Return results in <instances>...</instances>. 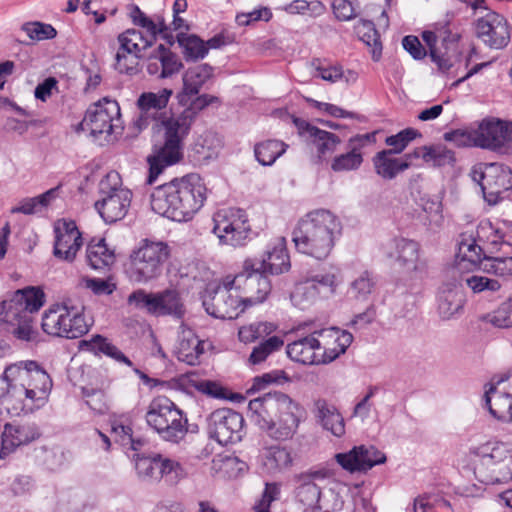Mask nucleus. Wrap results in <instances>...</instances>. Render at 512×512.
<instances>
[{
    "instance_id": "f257e3e1",
    "label": "nucleus",
    "mask_w": 512,
    "mask_h": 512,
    "mask_svg": "<svg viewBox=\"0 0 512 512\" xmlns=\"http://www.w3.org/2000/svg\"><path fill=\"white\" fill-rule=\"evenodd\" d=\"M3 378L7 383L1 401L13 416L32 413L43 407L52 390L50 375L36 361H20L6 367Z\"/></svg>"
},
{
    "instance_id": "f03ea898",
    "label": "nucleus",
    "mask_w": 512,
    "mask_h": 512,
    "mask_svg": "<svg viewBox=\"0 0 512 512\" xmlns=\"http://www.w3.org/2000/svg\"><path fill=\"white\" fill-rule=\"evenodd\" d=\"M206 186L195 173L156 187L150 195L152 210L168 219L187 222L203 207Z\"/></svg>"
},
{
    "instance_id": "7ed1b4c3",
    "label": "nucleus",
    "mask_w": 512,
    "mask_h": 512,
    "mask_svg": "<svg viewBox=\"0 0 512 512\" xmlns=\"http://www.w3.org/2000/svg\"><path fill=\"white\" fill-rule=\"evenodd\" d=\"M217 101V97L208 94L189 96L185 103H179L185 106V109L178 116L163 122L164 143L154 160L150 162L149 183H152L165 166L175 164L181 159L182 142L188 135L191 125L202 110Z\"/></svg>"
},
{
    "instance_id": "20e7f679",
    "label": "nucleus",
    "mask_w": 512,
    "mask_h": 512,
    "mask_svg": "<svg viewBox=\"0 0 512 512\" xmlns=\"http://www.w3.org/2000/svg\"><path fill=\"white\" fill-rule=\"evenodd\" d=\"M341 229V222L336 215L326 209H316L299 219L292 232V241L299 253L316 260H325Z\"/></svg>"
},
{
    "instance_id": "39448f33",
    "label": "nucleus",
    "mask_w": 512,
    "mask_h": 512,
    "mask_svg": "<svg viewBox=\"0 0 512 512\" xmlns=\"http://www.w3.org/2000/svg\"><path fill=\"white\" fill-rule=\"evenodd\" d=\"M146 423L161 439L173 443L187 434V417L176 404L165 396L154 398L145 414Z\"/></svg>"
},
{
    "instance_id": "423d86ee",
    "label": "nucleus",
    "mask_w": 512,
    "mask_h": 512,
    "mask_svg": "<svg viewBox=\"0 0 512 512\" xmlns=\"http://www.w3.org/2000/svg\"><path fill=\"white\" fill-rule=\"evenodd\" d=\"M83 310V306L72 305L70 301L55 304L43 314L42 329L52 336L79 338L86 334L90 327Z\"/></svg>"
},
{
    "instance_id": "0eeeda50",
    "label": "nucleus",
    "mask_w": 512,
    "mask_h": 512,
    "mask_svg": "<svg viewBox=\"0 0 512 512\" xmlns=\"http://www.w3.org/2000/svg\"><path fill=\"white\" fill-rule=\"evenodd\" d=\"M98 199L94 206L106 223H115L123 219L131 205L132 192L122 186L118 172L110 171L99 183Z\"/></svg>"
},
{
    "instance_id": "6e6552de",
    "label": "nucleus",
    "mask_w": 512,
    "mask_h": 512,
    "mask_svg": "<svg viewBox=\"0 0 512 512\" xmlns=\"http://www.w3.org/2000/svg\"><path fill=\"white\" fill-rule=\"evenodd\" d=\"M212 232L219 244L233 248L243 247L252 239V228L245 210L224 208L213 216Z\"/></svg>"
},
{
    "instance_id": "1a4fd4ad",
    "label": "nucleus",
    "mask_w": 512,
    "mask_h": 512,
    "mask_svg": "<svg viewBox=\"0 0 512 512\" xmlns=\"http://www.w3.org/2000/svg\"><path fill=\"white\" fill-rule=\"evenodd\" d=\"M169 254L170 250L166 243L144 240L130 255V278L137 283H147L157 278Z\"/></svg>"
},
{
    "instance_id": "9d476101",
    "label": "nucleus",
    "mask_w": 512,
    "mask_h": 512,
    "mask_svg": "<svg viewBox=\"0 0 512 512\" xmlns=\"http://www.w3.org/2000/svg\"><path fill=\"white\" fill-rule=\"evenodd\" d=\"M240 294L244 309L263 303L271 293V282L267 275L256 267L255 260L247 259L243 271L237 274L232 281Z\"/></svg>"
},
{
    "instance_id": "9b49d317",
    "label": "nucleus",
    "mask_w": 512,
    "mask_h": 512,
    "mask_svg": "<svg viewBox=\"0 0 512 512\" xmlns=\"http://www.w3.org/2000/svg\"><path fill=\"white\" fill-rule=\"evenodd\" d=\"M205 311L214 318L234 319L245 311L240 294L229 282L209 284L203 295Z\"/></svg>"
},
{
    "instance_id": "f8f14e48",
    "label": "nucleus",
    "mask_w": 512,
    "mask_h": 512,
    "mask_svg": "<svg viewBox=\"0 0 512 512\" xmlns=\"http://www.w3.org/2000/svg\"><path fill=\"white\" fill-rule=\"evenodd\" d=\"M395 261L410 280H423L429 276L430 260L424 255L421 244L413 239L395 237L391 240Z\"/></svg>"
},
{
    "instance_id": "ddd939ff",
    "label": "nucleus",
    "mask_w": 512,
    "mask_h": 512,
    "mask_svg": "<svg viewBox=\"0 0 512 512\" xmlns=\"http://www.w3.org/2000/svg\"><path fill=\"white\" fill-rule=\"evenodd\" d=\"M472 179L480 185L489 205H496L512 188V171L502 164L491 163L486 164L484 170L473 169Z\"/></svg>"
},
{
    "instance_id": "4468645a",
    "label": "nucleus",
    "mask_w": 512,
    "mask_h": 512,
    "mask_svg": "<svg viewBox=\"0 0 512 512\" xmlns=\"http://www.w3.org/2000/svg\"><path fill=\"white\" fill-rule=\"evenodd\" d=\"M303 416L302 407L288 395L280 392L267 431L276 440L290 439L296 433Z\"/></svg>"
},
{
    "instance_id": "2eb2a0df",
    "label": "nucleus",
    "mask_w": 512,
    "mask_h": 512,
    "mask_svg": "<svg viewBox=\"0 0 512 512\" xmlns=\"http://www.w3.org/2000/svg\"><path fill=\"white\" fill-rule=\"evenodd\" d=\"M43 304L44 293L39 288L19 289L0 304V320L14 323V321L38 311Z\"/></svg>"
},
{
    "instance_id": "dca6fc26",
    "label": "nucleus",
    "mask_w": 512,
    "mask_h": 512,
    "mask_svg": "<svg viewBox=\"0 0 512 512\" xmlns=\"http://www.w3.org/2000/svg\"><path fill=\"white\" fill-rule=\"evenodd\" d=\"M484 401L494 418L512 423V369L492 378Z\"/></svg>"
},
{
    "instance_id": "f3484780",
    "label": "nucleus",
    "mask_w": 512,
    "mask_h": 512,
    "mask_svg": "<svg viewBox=\"0 0 512 512\" xmlns=\"http://www.w3.org/2000/svg\"><path fill=\"white\" fill-rule=\"evenodd\" d=\"M244 419L232 409H218L208 417L210 437L221 445L234 444L242 439Z\"/></svg>"
},
{
    "instance_id": "a211bd4d",
    "label": "nucleus",
    "mask_w": 512,
    "mask_h": 512,
    "mask_svg": "<svg viewBox=\"0 0 512 512\" xmlns=\"http://www.w3.org/2000/svg\"><path fill=\"white\" fill-rule=\"evenodd\" d=\"M508 452L509 447L503 442H489L483 445L480 449V461L474 469L477 479L486 485L506 483L507 481H488L484 475L488 473L493 478H498L496 475L497 470L508 467Z\"/></svg>"
},
{
    "instance_id": "6ab92c4d",
    "label": "nucleus",
    "mask_w": 512,
    "mask_h": 512,
    "mask_svg": "<svg viewBox=\"0 0 512 512\" xmlns=\"http://www.w3.org/2000/svg\"><path fill=\"white\" fill-rule=\"evenodd\" d=\"M476 36L492 49H502L510 41L509 24L496 12H488L475 23Z\"/></svg>"
},
{
    "instance_id": "aec40b11",
    "label": "nucleus",
    "mask_w": 512,
    "mask_h": 512,
    "mask_svg": "<svg viewBox=\"0 0 512 512\" xmlns=\"http://www.w3.org/2000/svg\"><path fill=\"white\" fill-rule=\"evenodd\" d=\"M120 108L116 101L104 98L92 105L86 111L83 124L92 135L106 133L110 135L114 127V121H118Z\"/></svg>"
},
{
    "instance_id": "412c9836",
    "label": "nucleus",
    "mask_w": 512,
    "mask_h": 512,
    "mask_svg": "<svg viewBox=\"0 0 512 512\" xmlns=\"http://www.w3.org/2000/svg\"><path fill=\"white\" fill-rule=\"evenodd\" d=\"M319 341L321 362L329 364L344 354L353 341V335L336 327L315 331Z\"/></svg>"
},
{
    "instance_id": "4be33fe9",
    "label": "nucleus",
    "mask_w": 512,
    "mask_h": 512,
    "mask_svg": "<svg viewBox=\"0 0 512 512\" xmlns=\"http://www.w3.org/2000/svg\"><path fill=\"white\" fill-rule=\"evenodd\" d=\"M55 242L53 254L56 258L72 262L83 242L75 222L63 221L58 223L54 229Z\"/></svg>"
},
{
    "instance_id": "5701e85b",
    "label": "nucleus",
    "mask_w": 512,
    "mask_h": 512,
    "mask_svg": "<svg viewBox=\"0 0 512 512\" xmlns=\"http://www.w3.org/2000/svg\"><path fill=\"white\" fill-rule=\"evenodd\" d=\"M293 122L299 134L315 148L320 159L332 155L342 142L338 135L311 125L305 120L294 118Z\"/></svg>"
},
{
    "instance_id": "b1692460",
    "label": "nucleus",
    "mask_w": 512,
    "mask_h": 512,
    "mask_svg": "<svg viewBox=\"0 0 512 512\" xmlns=\"http://www.w3.org/2000/svg\"><path fill=\"white\" fill-rule=\"evenodd\" d=\"M374 138L373 134H362L351 137L347 142V151L336 155L330 168L335 173H346L358 170L363 164L362 149Z\"/></svg>"
},
{
    "instance_id": "393cba45",
    "label": "nucleus",
    "mask_w": 512,
    "mask_h": 512,
    "mask_svg": "<svg viewBox=\"0 0 512 512\" xmlns=\"http://www.w3.org/2000/svg\"><path fill=\"white\" fill-rule=\"evenodd\" d=\"M336 461L347 471H367L375 465L386 461V456L374 446L354 447L348 453H339Z\"/></svg>"
},
{
    "instance_id": "a878e982",
    "label": "nucleus",
    "mask_w": 512,
    "mask_h": 512,
    "mask_svg": "<svg viewBox=\"0 0 512 512\" xmlns=\"http://www.w3.org/2000/svg\"><path fill=\"white\" fill-rule=\"evenodd\" d=\"M508 123L497 120H484L473 130L475 146L495 150L508 141Z\"/></svg>"
},
{
    "instance_id": "bb28decb",
    "label": "nucleus",
    "mask_w": 512,
    "mask_h": 512,
    "mask_svg": "<svg viewBox=\"0 0 512 512\" xmlns=\"http://www.w3.org/2000/svg\"><path fill=\"white\" fill-rule=\"evenodd\" d=\"M256 267L262 272L278 275L289 271L291 264L286 248V240L283 237L275 239L269 246L265 256L260 261H255Z\"/></svg>"
},
{
    "instance_id": "cd10ccee",
    "label": "nucleus",
    "mask_w": 512,
    "mask_h": 512,
    "mask_svg": "<svg viewBox=\"0 0 512 512\" xmlns=\"http://www.w3.org/2000/svg\"><path fill=\"white\" fill-rule=\"evenodd\" d=\"M319 345L314 331L310 335L288 344L286 353L291 360L304 365H323Z\"/></svg>"
},
{
    "instance_id": "c85d7f7f",
    "label": "nucleus",
    "mask_w": 512,
    "mask_h": 512,
    "mask_svg": "<svg viewBox=\"0 0 512 512\" xmlns=\"http://www.w3.org/2000/svg\"><path fill=\"white\" fill-rule=\"evenodd\" d=\"M39 437L34 425L6 424L2 433L0 458L4 459L20 445L28 444Z\"/></svg>"
},
{
    "instance_id": "c756f323",
    "label": "nucleus",
    "mask_w": 512,
    "mask_h": 512,
    "mask_svg": "<svg viewBox=\"0 0 512 512\" xmlns=\"http://www.w3.org/2000/svg\"><path fill=\"white\" fill-rule=\"evenodd\" d=\"M325 471H314L311 473H303L298 476L299 485L296 489V498L304 507L311 508L313 512H317V505L320 500V488L314 480H322L326 478Z\"/></svg>"
},
{
    "instance_id": "7c9ffc66",
    "label": "nucleus",
    "mask_w": 512,
    "mask_h": 512,
    "mask_svg": "<svg viewBox=\"0 0 512 512\" xmlns=\"http://www.w3.org/2000/svg\"><path fill=\"white\" fill-rule=\"evenodd\" d=\"M212 75L213 68L206 63L189 68L183 75V89L177 96L179 103H185L189 96L199 94Z\"/></svg>"
},
{
    "instance_id": "2f4dec72",
    "label": "nucleus",
    "mask_w": 512,
    "mask_h": 512,
    "mask_svg": "<svg viewBox=\"0 0 512 512\" xmlns=\"http://www.w3.org/2000/svg\"><path fill=\"white\" fill-rule=\"evenodd\" d=\"M407 157H395L391 151L381 150L377 152L372 163L375 173L383 180H393L400 173L409 168Z\"/></svg>"
},
{
    "instance_id": "473e14b6",
    "label": "nucleus",
    "mask_w": 512,
    "mask_h": 512,
    "mask_svg": "<svg viewBox=\"0 0 512 512\" xmlns=\"http://www.w3.org/2000/svg\"><path fill=\"white\" fill-rule=\"evenodd\" d=\"M477 235L479 238H486L492 249L503 245L512 247V221L502 220L495 224L488 220L482 221Z\"/></svg>"
},
{
    "instance_id": "72a5a7b5",
    "label": "nucleus",
    "mask_w": 512,
    "mask_h": 512,
    "mask_svg": "<svg viewBox=\"0 0 512 512\" xmlns=\"http://www.w3.org/2000/svg\"><path fill=\"white\" fill-rule=\"evenodd\" d=\"M278 395H280V392H268L261 397L249 401L248 411L251 414V418L263 429L267 430L268 425L271 424Z\"/></svg>"
},
{
    "instance_id": "f704fd0d",
    "label": "nucleus",
    "mask_w": 512,
    "mask_h": 512,
    "mask_svg": "<svg viewBox=\"0 0 512 512\" xmlns=\"http://www.w3.org/2000/svg\"><path fill=\"white\" fill-rule=\"evenodd\" d=\"M153 33L140 31L137 29H128L118 36L120 50L130 55L142 57V52L151 47L156 40Z\"/></svg>"
},
{
    "instance_id": "c9c22d12",
    "label": "nucleus",
    "mask_w": 512,
    "mask_h": 512,
    "mask_svg": "<svg viewBox=\"0 0 512 512\" xmlns=\"http://www.w3.org/2000/svg\"><path fill=\"white\" fill-rule=\"evenodd\" d=\"M464 295L460 284H445L438 297V310L443 319H450L463 308Z\"/></svg>"
},
{
    "instance_id": "e433bc0d",
    "label": "nucleus",
    "mask_w": 512,
    "mask_h": 512,
    "mask_svg": "<svg viewBox=\"0 0 512 512\" xmlns=\"http://www.w3.org/2000/svg\"><path fill=\"white\" fill-rule=\"evenodd\" d=\"M175 353L179 361L188 365H196L204 353L203 342L191 330L183 331Z\"/></svg>"
},
{
    "instance_id": "4c0bfd02",
    "label": "nucleus",
    "mask_w": 512,
    "mask_h": 512,
    "mask_svg": "<svg viewBox=\"0 0 512 512\" xmlns=\"http://www.w3.org/2000/svg\"><path fill=\"white\" fill-rule=\"evenodd\" d=\"M315 406L317 418L322 427L336 437L343 436L345 433V422L337 408L325 400H318Z\"/></svg>"
},
{
    "instance_id": "58836bf2",
    "label": "nucleus",
    "mask_w": 512,
    "mask_h": 512,
    "mask_svg": "<svg viewBox=\"0 0 512 512\" xmlns=\"http://www.w3.org/2000/svg\"><path fill=\"white\" fill-rule=\"evenodd\" d=\"M319 296H328L336 291L338 275L334 268L309 271L305 279Z\"/></svg>"
},
{
    "instance_id": "ea45409f",
    "label": "nucleus",
    "mask_w": 512,
    "mask_h": 512,
    "mask_svg": "<svg viewBox=\"0 0 512 512\" xmlns=\"http://www.w3.org/2000/svg\"><path fill=\"white\" fill-rule=\"evenodd\" d=\"M482 248L476 243L472 237H462L458 244L457 265L453 269V274L461 269L465 268V263H469L473 266L480 265L483 262Z\"/></svg>"
},
{
    "instance_id": "a19ab883",
    "label": "nucleus",
    "mask_w": 512,
    "mask_h": 512,
    "mask_svg": "<svg viewBox=\"0 0 512 512\" xmlns=\"http://www.w3.org/2000/svg\"><path fill=\"white\" fill-rule=\"evenodd\" d=\"M80 346L83 350L94 353H103L117 362L130 367L132 366V362L129 358H127L122 351L101 335H95L90 340H82Z\"/></svg>"
},
{
    "instance_id": "79ce46f5",
    "label": "nucleus",
    "mask_w": 512,
    "mask_h": 512,
    "mask_svg": "<svg viewBox=\"0 0 512 512\" xmlns=\"http://www.w3.org/2000/svg\"><path fill=\"white\" fill-rule=\"evenodd\" d=\"M86 258L91 268L100 270L113 263L114 254L107 247L105 239H99L97 242L91 241L88 244Z\"/></svg>"
},
{
    "instance_id": "37998d69",
    "label": "nucleus",
    "mask_w": 512,
    "mask_h": 512,
    "mask_svg": "<svg viewBox=\"0 0 512 512\" xmlns=\"http://www.w3.org/2000/svg\"><path fill=\"white\" fill-rule=\"evenodd\" d=\"M288 148V145L280 140H266L258 143L254 148L257 161L263 166L272 165Z\"/></svg>"
},
{
    "instance_id": "c03bdc74",
    "label": "nucleus",
    "mask_w": 512,
    "mask_h": 512,
    "mask_svg": "<svg viewBox=\"0 0 512 512\" xmlns=\"http://www.w3.org/2000/svg\"><path fill=\"white\" fill-rule=\"evenodd\" d=\"M277 326L272 322L259 321L241 326L238 330V338L241 342L247 344L252 343L266 337L275 332Z\"/></svg>"
},
{
    "instance_id": "a18cd8bd",
    "label": "nucleus",
    "mask_w": 512,
    "mask_h": 512,
    "mask_svg": "<svg viewBox=\"0 0 512 512\" xmlns=\"http://www.w3.org/2000/svg\"><path fill=\"white\" fill-rule=\"evenodd\" d=\"M155 299L157 302L155 315H174L176 317L183 315V305L176 291L166 290L163 293L155 294Z\"/></svg>"
},
{
    "instance_id": "49530a36",
    "label": "nucleus",
    "mask_w": 512,
    "mask_h": 512,
    "mask_svg": "<svg viewBox=\"0 0 512 512\" xmlns=\"http://www.w3.org/2000/svg\"><path fill=\"white\" fill-rule=\"evenodd\" d=\"M177 41L183 48V54L187 61L203 59L208 53L205 42L196 35L179 33Z\"/></svg>"
},
{
    "instance_id": "de8ad7c7",
    "label": "nucleus",
    "mask_w": 512,
    "mask_h": 512,
    "mask_svg": "<svg viewBox=\"0 0 512 512\" xmlns=\"http://www.w3.org/2000/svg\"><path fill=\"white\" fill-rule=\"evenodd\" d=\"M283 346L284 340L281 336H270L253 348L249 356V362L252 365L260 364L264 362L270 355L281 350Z\"/></svg>"
},
{
    "instance_id": "09e8293b",
    "label": "nucleus",
    "mask_w": 512,
    "mask_h": 512,
    "mask_svg": "<svg viewBox=\"0 0 512 512\" xmlns=\"http://www.w3.org/2000/svg\"><path fill=\"white\" fill-rule=\"evenodd\" d=\"M172 93V90L168 88H162L156 92H144L139 96L137 106H144L146 110L165 112Z\"/></svg>"
},
{
    "instance_id": "8fccbe9b",
    "label": "nucleus",
    "mask_w": 512,
    "mask_h": 512,
    "mask_svg": "<svg viewBox=\"0 0 512 512\" xmlns=\"http://www.w3.org/2000/svg\"><path fill=\"white\" fill-rule=\"evenodd\" d=\"M292 462L290 452L280 446L266 449L263 464L269 472L281 470L290 466Z\"/></svg>"
},
{
    "instance_id": "3c124183",
    "label": "nucleus",
    "mask_w": 512,
    "mask_h": 512,
    "mask_svg": "<svg viewBox=\"0 0 512 512\" xmlns=\"http://www.w3.org/2000/svg\"><path fill=\"white\" fill-rule=\"evenodd\" d=\"M375 286V279L368 271L361 272L353 281H351L348 294L360 301H365L372 293Z\"/></svg>"
},
{
    "instance_id": "603ef678",
    "label": "nucleus",
    "mask_w": 512,
    "mask_h": 512,
    "mask_svg": "<svg viewBox=\"0 0 512 512\" xmlns=\"http://www.w3.org/2000/svg\"><path fill=\"white\" fill-rule=\"evenodd\" d=\"M434 28L437 32V39L441 40L447 50L453 48L461 38L458 25L448 18L434 23Z\"/></svg>"
},
{
    "instance_id": "864d4df0",
    "label": "nucleus",
    "mask_w": 512,
    "mask_h": 512,
    "mask_svg": "<svg viewBox=\"0 0 512 512\" xmlns=\"http://www.w3.org/2000/svg\"><path fill=\"white\" fill-rule=\"evenodd\" d=\"M356 32L365 44L373 47V59L377 61L381 54L382 47L374 23L369 20H361L356 26Z\"/></svg>"
},
{
    "instance_id": "5fc2aeb1",
    "label": "nucleus",
    "mask_w": 512,
    "mask_h": 512,
    "mask_svg": "<svg viewBox=\"0 0 512 512\" xmlns=\"http://www.w3.org/2000/svg\"><path fill=\"white\" fill-rule=\"evenodd\" d=\"M221 147V140L216 133L207 131L198 137L194 143L193 150L202 159H211L216 156Z\"/></svg>"
},
{
    "instance_id": "6e6d98bb",
    "label": "nucleus",
    "mask_w": 512,
    "mask_h": 512,
    "mask_svg": "<svg viewBox=\"0 0 512 512\" xmlns=\"http://www.w3.org/2000/svg\"><path fill=\"white\" fill-rule=\"evenodd\" d=\"M459 283L460 286L465 283L474 293L496 292L501 288V284L498 280L481 274L461 276Z\"/></svg>"
},
{
    "instance_id": "4d7b16f0",
    "label": "nucleus",
    "mask_w": 512,
    "mask_h": 512,
    "mask_svg": "<svg viewBox=\"0 0 512 512\" xmlns=\"http://www.w3.org/2000/svg\"><path fill=\"white\" fill-rule=\"evenodd\" d=\"M481 270L488 274H494L500 277L512 275V256L510 257H494L483 256L481 262Z\"/></svg>"
},
{
    "instance_id": "13d9d810",
    "label": "nucleus",
    "mask_w": 512,
    "mask_h": 512,
    "mask_svg": "<svg viewBox=\"0 0 512 512\" xmlns=\"http://www.w3.org/2000/svg\"><path fill=\"white\" fill-rule=\"evenodd\" d=\"M159 480L164 478L170 484L177 483L185 475L183 467L179 462L158 455Z\"/></svg>"
},
{
    "instance_id": "bf43d9fd",
    "label": "nucleus",
    "mask_w": 512,
    "mask_h": 512,
    "mask_svg": "<svg viewBox=\"0 0 512 512\" xmlns=\"http://www.w3.org/2000/svg\"><path fill=\"white\" fill-rule=\"evenodd\" d=\"M158 455L137 457L135 469L138 477L143 481H158Z\"/></svg>"
},
{
    "instance_id": "052dcab7",
    "label": "nucleus",
    "mask_w": 512,
    "mask_h": 512,
    "mask_svg": "<svg viewBox=\"0 0 512 512\" xmlns=\"http://www.w3.org/2000/svg\"><path fill=\"white\" fill-rule=\"evenodd\" d=\"M420 133L413 128H406L395 135L388 136L385 143L390 146L385 151H391L392 154H401L411 141H413Z\"/></svg>"
},
{
    "instance_id": "680f3d73",
    "label": "nucleus",
    "mask_w": 512,
    "mask_h": 512,
    "mask_svg": "<svg viewBox=\"0 0 512 512\" xmlns=\"http://www.w3.org/2000/svg\"><path fill=\"white\" fill-rule=\"evenodd\" d=\"M138 108L140 112L138 117L134 120V124L139 130L146 129L150 125L153 129L159 128L160 126L164 128L163 122L171 118L166 117L165 112L146 110L144 106H138Z\"/></svg>"
},
{
    "instance_id": "e2e57ef3",
    "label": "nucleus",
    "mask_w": 512,
    "mask_h": 512,
    "mask_svg": "<svg viewBox=\"0 0 512 512\" xmlns=\"http://www.w3.org/2000/svg\"><path fill=\"white\" fill-rule=\"evenodd\" d=\"M138 108L140 112L138 117L134 120V124L139 130L146 129L150 125L153 129L159 128L160 126L164 128L163 122L171 118L166 117L165 112L146 110L144 106H138Z\"/></svg>"
},
{
    "instance_id": "0e129e2a",
    "label": "nucleus",
    "mask_w": 512,
    "mask_h": 512,
    "mask_svg": "<svg viewBox=\"0 0 512 512\" xmlns=\"http://www.w3.org/2000/svg\"><path fill=\"white\" fill-rule=\"evenodd\" d=\"M422 158L427 163L431 162L435 166H443L452 163L455 160L454 153L446 147L440 145L423 147Z\"/></svg>"
},
{
    "instance_id": "69168bd1",
    "label": "nucleus",
    "mask_w": 512,
    "mask_h": 512,
    "mask_svg": "<svg viewBox=\"0 0 512 512\" xmlns=\"http://www.w3.org/2000/svg\"><path fill=\"white\" fill-rule=\"evenodd\" d=\"M127 303L135 309L146 310L148 313H156L155 294L138 289L128 296Z\"/></svg>"
},
{
    "instance_id": "338daca9",
    "label": "nucleus",
    "mask_w": 512,
    "mask_h": 512,
    "mask_svg": "<svg viewBox=\"0 0 512 512\" xmlns=\"http://www.w3.org/2000/svg\"><path fill=\"white\" fill-rule=\"evenodd\" d=\"M22 30L31 40L41 41L52 39L56 36L55 28L50 24L41 22H28L22 25Z\"/></svg>"
},
{
    "instance_id": "774afa93",
    "label": "nucleus",
    "mask_w": 512,
    "mask_h": 512,
    "mask_svg": "<svg viewBox=\"0 0 512 512\" xmlns=\"http://www.w3.org/2000/svg\"><path fill=\"white\" fill-rule=\"evenodd\" d=\"M489 321L496 327L508 328L512 326V297L503 302L492 314Z\"/></svg>"
}]
</instances>
